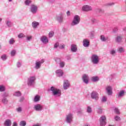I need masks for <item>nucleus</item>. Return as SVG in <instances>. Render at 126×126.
Instances as JSON below:
<instances>
[{"instance_id":"obj_52","label":"nucleus","mask_w":126,"mask_h":126,"mask_svg":"<svg viewBox=\"0 0 126 126\" xmlns=\"http://www.w3.org/2000/svg\"><path fill=\"white\" fill-rule=\"evenodd\" d=\"M31 39H32V36H28L27 37V41H30V40H31Z\"/></svg>"},{"instance_id":"obj_9","label":"nucleus","mask_w":126,"mask_h":126,"mask_svg":"<svg viewBox=\"0 0 126 126\" xmlns=\"http://www.w3.org/2000/svg\"><path fill=\"white\" fill-rule=\"evenodd\" d=\"M106 116L103 115L101 117H100L99 119V124L100 126H106V124L107 123L106 122Z\"/></svg>"},{"instance_id":"obj_23","label":"nucleus","mask_w":126,"mask_h":126,"mask_svg":"<svg viewBox=\"0 0 126 126\" xmlns=\"http://www.w3.org/2000/svg\"><path fill=\"white\" fill-rule=\"evenodd\" d=\"M125 93H126V91H124V90L120 91L118 94V98H122V97H124V96H125Z\"/></svg>"},{"instance_id":"obj_29","label":"nucleus","mask_w":126,"mask_h":126,"mask_svg":"<svg viewBox=\"0 0 126 126\" xmlns=\"http://www.w3.org/2000/svg\"><path fill=\"white\" fill-rule=\"evenodd\" d=\"M13 95L16 97H20L21 96V93L20 91H17L14 93Z\"/></svg>"},{"instance_id":"obj_36","label":"nucleus","mask_w":126,"mask_h":126,"mask_svg":"<svg viewBox=\"0 0 126 126\" xmlns=\"http://www.w3.org/2000/svg\"><path fill=\"white\" fill-rule=\"evenodd\" d=\"M21 65H22V62L18 61L17 63V67H18V68L21 67Z\"/></svg>"},{"instance_id":"obj_6","label":"nucleus","mask_w":126,"mask_h":126,"mask_svg":"<svg viewBox=\"0 0 126 126\" xmlns=\"http://www.w3.org/2000/svg\"><path fill=\"white\" fill-rule=\"evenodd\" d=\"M73 119V115L71 113H69L66 115L65 121L67 124H71Z\"/></svg>"},{"instance_id":"obj_59","label":"nucleus","mask_w":126,"mask_h":126,"mask_svg":"<svg viewBox=\"0 0 126 126\" xmlns=\"http://www.w3.org/2000/svg\"><path fill=\"white\" fill-rule=\"evenodd\" d=\"M84 126H90V125L89 124H85Z\"/></svg>"},{"instance_id":"obj_51","label":"nucleus","mask_w":126,"mask_h":126,"mask_svg":"<svg viewBox=\"0 0 126 126\" xmlns=\"http://www.w3.org/2000/svg\"><path fill=\"white\" fill-rule=\"evenodd\" d=\"M90 36L91 38H93L94 37V32H91L90 33Z\"/></svg>"},{"instance_id":"obj_7","label":"nucleus","mask_w":126,"mask_h":126,"mask_svg":"<svg viewBox=\"0 0 126 126\" xmlns=\"http://www.w3.org/2000/svg\"><path fill=\"white\" fill-rule=\"evenodd\" d=\"M33 109L36 112H41V111H43L44 107L41 104H36L34 105Z\"/></svg>"},{"instance_id":"obj_50","label":"nucleus","mask_w":126,"mask_h":126,"mask_svg":"<svg viewBox=\"0 0 126 126\" xmlns=\"http://www.w3.org/2000/svg\"><path fill=\"white\" fill-rule=\"evenodd\" d=\"M102 102H106L107 101V97L103 96L101 99Z\"/></svg>"},{"instance_id":"obj_12","label":"nucleus","mask_w":126,"mask_h":126,"mask_svg":"<svg viewBox=\"0 0 126 126\" xmlns=\"http://www.w3.org/2000/svg\"><path fill=\"white\" fill-rule=\"evenodd\" d=\"M56 20L59 23H63V14L61 13L56 17Z\"/></svg>"},{"instance_id":"obj_56","label":"nucleus","mask_w":126,"mask_h":126,"mask_svg":"<svg viewBox=\"0 0 126 126\" xmlns=\"http://www.w3.org/2000/svg\"><path fill=\"white\" fill-rule=\"evenodd\" d=\"M66 14L67 16H69L70 15V12L69 11H67Z\"/></svg>"},{"instance_id":"obj_34","label":"nucleus","mask_w":126,"mask_h":126,"mask_svg":"<svg viewBox=\"0 0 126 126\" xmlns=\"http://www.w3.org/2000/svg\"><path fill=\"white\" fill-rule=\"evenodd\" d=\"M6 24L8 27H11V25H12V23L9 21H6Z\"/></svg>"},{"instance_id":"obj_37","label":"nucleus","mask_w":126,"mask_h":126,"mask_svg":"<svg viewBox=\"0 0 126 126\" xmlns=\"http://www.w3.org/2000/svg\"><path fill=\"white\" fill-rule=\"evenodd\" d=\"M20 126H26V122L25 121H21L20 123Z\"/></svg>"},{"instance_id":"obj_17","label":"nucleus","mask_w":126,"mask_h":126,"mask_svg":"<svg viewBox=\"0 0 126 126\" xmlns=\"http://www.w3.org/2000/svg\"><path fill=\"white\" fill-rule=\"evenodd\" d=\"M55 73L58 77H62L63 75V71L61 69L56 70Z\"/></svg>"},{"instance_id":"obj_26","label":"nucleus","mask_w":126,"mask_h":126,"mask_svg":"<svg viewBox=\"0 0 126 126\" xmlns=\"http://www.w3.org/2000/svg\"><path fill=\"white\" fill-rule=\"evenodd\" d=\"M5 126H11V121L9 119L6 120L4 123Z\"/></svg>"},{"instance_id":"obj_58","label":"nucleus","mask_w":126,"mask_h":126,"mask_svg":"<svg viewBox=\"0 0 126 126\" xmlns=\"http://www.w3.org/2000/svg\"><path fill=\"white\" fill-rule=\"evenodd\" d=\"M116 31H118V28H117L113 29V32H116Z\"/></svg>"},{"instance_id":"obj_61","label":"nucleus","mask_w":126,"mask_h":126,"mask_svg":"<svg viewBox=\"0 0 126 126\" xmlns=\"http://www.w3.org/2000/svg\"><path fill=\"white\" fill-rule=\"evenodd\" d=\"M9 2H11L12 1V0H8Z\"/></svg>"},{"instance_id":"obj_54","label":"nucleus","mask_w":126,"mask_h":126,"mask_svg":"<svg viewBox=\"0 0 126 126\" xmlns=\"http://www.w3.org/2000/svg\"><path fill=\"white\" fill-rule=\"evenodd\" d=\"M66 59L67 60V61H70L71 58H70V56H66Z\"/></svg>"},{"instance_id":"obj_45","label":"nucleus","mask_w":126,"mask_h":126,"mask_svg":"<svg viewBox=\"0 0 126 126\" xmlns=\"http://www.w3.org/2000/svg\"><path fill=\"white\" fill-rule=\"evenodd\" d=\"M96 111L98 114H102V109L101 108H98Z\"/></svg>"},{"instance_id":"obj_11","label":"nucleus","mask_w":126,"mask_h":126,"mask_svg":"<svg viewBox=\"0 0 126 126\" xmlns=\"http://www.w3.org/2000/svg\"><path fill=\"white\" fill-rule=\"evenodd\" d=\"M70 87V83H69V81L67 80H64L63 83V88L64 90H66L68 89Z\"/></svg>"},{"instance_id":"obj_2","label":"nucleus","mask_w":126,"mask_h":126,"mask_svg":"<svg viewBox=\"0 0 126 126\" xmlns=\"http://www.w3.org/2000/svg\"><path fill=\"white\" fill-rule=\"evenodd\" d=\"M35 81H36V77L35 76H30L27 80L28 86H34L35 85Z\"/></svg>"},{"instance_id":"obj_31","label":"nucleus","mask_w":126,"mask_h":126,"mask_svg":"<svg viewBox=\"0 0 126 126\" xmlns=\"http://www.w3.org/2000/svg\"><path fill=\"white\" fill-rule=\"evenodd\" d=\"M15 43V40L13 38H11L9 41V44H10V45H13V44Z\"/></svg>"},{"instance_id":"obj_15","label":"nucleus","mask_w":126,"mask_h":126,"mask_svg":"<svg viewBox=\"0 0 126 126\" xmlns=\"http://www.w3.org/2000/svg\"><path fill=\"white\" fill-rule=\"evenodd\" d=\"M40 41L43 44H46L49 43V39L45 35H43L40 37Z\"/></svg>"},{"instance_id":"obj_5","label":"nucleus","mask_w":126,"mask_h":126,"mask_svg":"<svg viewBox=\"0 0 126 126\" xmlns=\"http://www.w3.org/2000/svg\"><path fill=\"white\" fill-rule=\"evenodd\" d=\"M45 63L44 59H41L40 60H37L35 62L34 68L35 69H39L41 68V65H42V63Z\"/></svg>"},{"instance_id":"obj_39","label":"nucleus","mask_w":126,"mask_h":126,"mask_svg":"<svg viewBox=\"0 0 126 126\" xmlns=\"http://www.w3.org/2000/svg\"><path fill=\"white\" fill-rule=\"evenodd\" d=\"M55 34V32L53 31H51L49 33V38H52L53 36H54V34Z\"/></svg>"},{"instance_id":"obj_24","label":"nucleus","mask_w":126,"mask_h":126,"mask_svg":"<svg viewBox=\"0 0 126 126\" xmlns=\"http://www.w3.org/2000/svg\"><path fill=\"white\" fill-rule=\"evenodd\" d=\"M123 40V37L122 36H117L115 38L116 43H121Z\"/></svg>"},{"instance_id":"obj_48","label":"nucleus","mask_w":126,"mask_h":126,"mask_svg":"<svg viewBox=\"0 0 126 126\" xmlns=\"http://www.w3.org/2000/svg\"><path fill=\"white\" fill-rule=\"evenodd\" d=\"M64 47H65L64 45L63 44V45H59V48L61 50H63V49H64Z\"/></svg>"},{"instance_id":"obj_1","label":"nucleus","mask_w":126,"mask_h":126,"mask_svg":"<svg viewBox=\"0 0 126 126\" xmlns=\"http://www.w3.org/2000/svg\"><path fill=\"white\" fill-rule=\"evenodd\" d=\"M50 91H52V94L55 97H60L62 95V91L54 87H51Z\"/></svg>"},{"instance_id":"obj_14","label":"nucleus","mask_w":126,"mask_h":126,"mask_svg":"<svg viewBox=\"0 0 126 126\" xmlns=\"http://www.w3.org/2000/svg\"><path fill=\"white\" fill-rule=\"evenodd\" d=\"M55 62L57 63H59V66H60L62 68H63V67H64V65H65V63H64V62L61 61V59L59 58L56 59Z\"/></svg>"},{"instance_id":"obj_28","label":"nucleus","mask_w":126,"mask_h":126,"mask_svg":"<svg viewBox=\"0 0 126 126\" xmlns=\"http://www.w3.org/2000/svg\"><path fill=\"white\" fill-rule=\"evenodd\" d=\"M91 81H93V82H97V81H99V77L93 76L91 78Z\"/></svg>"},{"instance_id":"obj_4","label":"nucleus","mask_w":126,"mask_h":126,"mask_svg":"<svg viewBox=\"0 0 126 126\" xmlns=\"http://www.w3.org/2000/svg\"><path fill=\"white\" fill-rule=\"evenodd\" d=\"M91 62L93 64H98L100 62L99 56L95 54L93 55L91 57Z\"/></svg>"},{"instance_id":"obj_55","label":"nucleus","mask_w":126,"mask_h":126,"mask_svg":"<svg viewBox=\"0 0 126 126\" xmlns=\"http://www.w3.org/2000/svg\"><path fill=\"white\" fill-rule=\"evenodd\" d=\"M92 22H93V23H95V22H96V19L95 18H92Z\"/></svg>"},{"instance_id":"obj_10","label":"nucleus","mask_w":126,"mask_h":126,"mask_svg":"<svg viewBox=\"0 0 126 126\" xmlns=\"http://www.w3.org/2000/svg\"><path fill=\"white\" fill-rule=\"evenodd\" d=\"M83 82L85 84H88L89 83V76L88 74H84L82 76Z\"/></svg>"},{"instance_id":"obj_62","label":"nucleus","mask_w":126,"mask_h":126,"mask_svg":"<svg viewBox=\"0 0 126 126\" xmlns=\"http://www.w3.org/2000/svg\"><path fill=\"white\" fill-rule=\"evenodd\" d=\"M112 4H114V3H110L109 4V5H112Z\"/></svg>"},{"instance_id":"obj_21","label":"nucleus","mask_w":126,"mask_h":126,"mask_svg":"<svg viewBox=\"0 0 126 126\" xmlns=\"http://www.w3.org/2000/svg\"><path fill=\"white\" fill-rule=\"evenodd\" d=\"M71 51L73 53H75L77 51V46L75 44H72L71 45Z\"/></svg>"},{"instance_id":"obj_41","label":"nucleus","mask_w":126,"mask_h":126,"mask_svg":"<svg viewBox=\"0 0 126 126\" xmlns=\"http://www.w3.org/2000/svg\"><path fill=\"white\" fill-rule=\"evenodd\" d=\"M16 54V51L13 50L11 52V57H13L15 56V54Z\"/></svg>"},{"instance_id":"obj_32","label":"nucleus","mask_w":126,"mask_h":126,"mask_svg":"<svg viewBox=\"0 0 126 126\" xmlns=\"http://www.w3.org/2000/svg\"><path fill=\"white\" fill-rule=\"evenodd\" d=\"M5 91V87L3 85H0V92H3Z\"/></svg>"},{"instance_id":"obj_57","label":"nucleus","mask_w":126,"mask_h":126,"mask_svg":"<svg viewBox=\"0 0 126 126\" xmlns=\"http://www.w3.org/2000/svg\"><path fill=\"white\" fill-rule=\"evenodd\" d=\"M13 126H17V123H16V122H14Z\"/></svg>"},{"instance_id":"obj_8","label":"nucleus","mask_w":126,"mask_h":126,"mask_svg":"<svg viewBox=\"0 0 126 126\" xmlns=\"http://www.w3.org/2000/svg\"><path fill=\"white\" fill-rule=\"evenodd\" d=\"M8 96V93H4L2 95L1 102L3 104H6L8 102V100L6 97Z\"/></svg>"},{"instance_id":"obj_40","label":"nucleus","mask_w":126,"mask_h":126,"mask_svg":"<svg viewBox=\"0 0 126 126\" xmlns=\"http://www.w3.org/2000/svg\"><path fill=\"white\" fill-rule=\"evenodd\" d=\"M87 113H92V109L90 106H88L87 110Z\"/></svg>"},{"instance_id":"obj_27","label":"nucleus","mask_w":126,"mask_h":126,"mask_svg":"<svg viewBox=\"0 0 126 126\" xmlns=\"http://www.w3.org/2000/svg\"><path fill=\"white\" fill-rule=\"evenodd\" d=\"M117 52H118V53H119V54H122L123 53H124L125 49H124L123 47L120 46L118 48Z\"/></svg>"},{"instance_id":"obj_38","label":"nucleus","mask_w":126,"mask_h":126,"mask_svg":"<svg viewBox=\"0 0 126 126\" xmlns=\"http://www.w3.org/2000/svg\"><path fill=\"white\" fill-rule=\"evenodd\" d=\"M114 119L115 121H116V122H120V121H121V117H120L119 116H116L114 117Z\"/></svg>"},{"instance_id":"obj_25","label":"nucleus","mask_w":126,"mask_h":126,"mask_svg":"<svg viewBox=\"0 0 126 126\" xmlns=\"http://www.w3.org/2000/svg\"><path fill=\"white\" fill-rule=\"evenodd\" d=\"M39 22L34 21L32 23V26L33 28H34V29H36V28H37V27L39 26Z\"/></svg>"},{"instance_id":"obj_47","label":"nucleus","mask_w":126,"mask_h":126,"mask_svg":"<svg viewBox=\"0 0 126 126\" xmlns=\"http://www.w3.org/2000/svg\"><path fill=\"white\" fill-rule=\"evenodd\" d=\"M96 12H99V13H102L103 12H104V11H103V10H102V9H100V8H98L96 9Z\"/></svg>"},{"instance_id":"obj_22","label":"nucleus","mask_w":126,"mask_h":126,"mask_svg":"<svg viewBox=\"0 0 126 126\" xmlns=\"http://www.w3.org/2000/svg\"><path fill=\"white\" fill-rule=\"evenodd\" d=\"M108 39L109 38L107 36H105L104 35H101L100 36V39L101 42H106V41H108Z\"/></svg>"},{"instance_id":"obj_30","label":"nucleus","mask_w":126,"mask_h":126,"mask_svg":"<svg viewBox=\"0 0 126 126\" xmlns=\"http://www.w3.org/2000/svg\"><path fill=\"white\" fill-rule=\"evenodd\" d=\"M40 101V96L36 95L34 98V102H39Z\"/></svg>"},{"instance_id":"obj_13","label":"nucleus","mask_w":126,"mask_h":126,"mask_svg":"<svg viewBox=\"0 0 126 126\" xmlns=\"http://www.w3.org/2000/svg\"><path fill=\"white\" fill-rule=\"evenodd\" d=\"M106 93L108 94L109 95H111L113 94V88H112V86H107L106 88Z\"/></svg>"},{"instance_id":"obj_3","label":"nucleus","mask_w":126,"mask_h":126,"mask_svg":"<svg viewBox=\"0 0 126 126\" xmlns=\"http://www.w3.org/2000/svg\"><path fill=\"white\" fill-rule=\"evenodd\" d=\"M80 22V17L76 15L74 16L73 19L71 23V26H76Z\"/></svg>"},{"instance_id":"obj_42","label":"nucleus","mask_w":126,"mask_h":126,"mask_svg":"<svg viewBox=\"0 0 126 126\" xmlns=\"http://www.w3.org/2000/svg\"><path fill=\"white\" fill-rule=\"evenodd\" d=\"M16 111L18 113H21V112H22V108L21 107H19L16 109Z\"/></svg>"},{"instance_id":"obj_43","label":"nucleus","mask_w":126,"mask_h":126,"mask_svg":"<svg viewBox=\"0 0 126 126\" xmlns=\"http://www.w3.org/2000/svg\"><path fill=\"white\" fill-rule=\"evenodd\" d=\"M31 3V0H26L25 1V4L26 5H29Z\"/></svg>"},{"instance_id":"obj_19","label":"nucleus","mask_w":126,"mask_h":126,"mask_svg":"<svg viewBox=\"0 0 126 126\" xmlns=\"http://www.w3.org/2000/svg\"><path fill=\"white\" fill-rule=\"evenodd\" d=\"M83 43L84 47L87 48L88 47H89V45H90V41L87 39H85L83 41Z\"/></svg>"},{"instance_id":"obj_35","label":"nucleus","mask_w":126,"mask_h":126,"mask_svg":"<svg viewBox=\"0 0 126 126\" xmlns=\"http://www.w3.org/2000/svg\"><path fill=\"white\" fill-rule=\"evenodd\" d=\"M1 59L2 61H5L7 59V56H6V55L3 54L1 56Z\"/></svg>"},{"instance_id":"obj_16","label":"nucleus","mask_w":126,"mask_h":126,"mask_svg":"<svg viewBox=\"0 0 126 126\" xmlns=\"http://www.w3.org/2000/svg\"><path fill=\"white\" fill-rule=\"evenodd\" d=\"M92 99H94V100H98L99 99V94L96 92H93L91 94Z\"/></svg>"},{"instance_id":"obj_44","label":"nucleus","mask_w":126,"mask_h":126,"mask_svg":"<svg viewBox=\"0 0 126 126\" xmlns=\"http://www.w3.org/2000/svg\"><path fill=\"white\" fill-rule=\"evenodd\" d=\"M58 47H60V44L59 42H57L56 43L54 44V49H57Z\"/></svg>"},{"instance_id":"obj_18","label":"nucleus","mask_w":126,"mask_h":126,"mask_svg":"<svg viewBox=\"0 0 126 126\" xmlns=\"http://www.w3.org/2000/svg\"><path fill=\"white\" fill-rule=\"evenodd\" d=\"M38 10V6L36 5L32 4L31 6V11L32 13L35 14L37 12Z\"/></svg>"},{"instance_id":"obj_60","label":"nucleus","mask_w":126,"mask_h":126,"mask_svg":"<svg viewBox=\"0 0 126 126\" xmlns=\"http://www.w3.org/2000/svg\"><path fill=\"white\" fill-rule=\"evenodd\" d=\"M1 21H2V18H0V23L1 22Z\"/></svg>"},{"instance_id":"obj_33","label":"nucleus","mask_w":126,"mask_h":126,"mask_svg":"<svg viewBox=\"0 0 126 126\" xmlns=\"http://www.w3.org/2000/svg\"><path fill=\"white\" fill-rule=\"evenodd\" d=\"M114 112H115V114H116L117 115H120V109L118 108H115L114 109Z\"/></svg>"},{"instance_id":"obj_53","label":"nucleus","mask_w":126,"mask_h":126,"mask_svg":"<svg viewBox=\"0 0 126 126\" xmlns=\"http://www.w3.org/2000/svg\"><path fill=\"white\" fill-rule=\"evenodd\" d=\"M24 100V97L23 96L21 97L20 99V102H23Z\"/></svg>"},{"instance_id":"obj_63","label":"nucleus","mask_w":126,"mask_h":126,"mask_svg":"<svg viewBox=\"0 0 126 126\" xmlns=\"http://www.w3.org/2000/svg\"><path fill=\"white\" fill-rule=\"evenodd\" d=\"M87 0H83V1H86Z\"/></svg>"},{"instance_id":"obj_49","label":"nucleus","mask_w":126,"mask_h":126,"mask_svg":"<svg viewBox=\"0 0 126 126\" xmlns=\"http://www.w3.org/2000/svg\"><path fill=\"white\" fill-rule=\"evenodd\" d=\"M110 54L111 55H115V54H116V50H114V49H112L110 51Z\"/></svg>"},{"instance_id":"obj_20","label":"nucleus","mask_w":126,"mask_h":126,"mask_svg":"<svg viewBox=\"0 0 126 126\" xmlns=\"http://www.w3.org/2000/svg\"><path fill=\"white\" fill-rule=\"evenodd\" d=\"M82 9L84 11H90V10H92V8L89 5H86L83 6Z\"/></svg>"},{"instance_id":"obj_46","label":"nucleus","mask_w":126,"mask_h":126,"mask_svg":"<svg viewBox=\"0 0 126 126\" xmlns=\"http://www.w3.org/2000/svg\"><path fill=\"white\" fill-rule=\"evenodd\" d=\"M18 38H19L20 39L21 38H23L24 37H25V35H24V34L23 33H20L18 35Z\"/></svg>"}]
</instances>
